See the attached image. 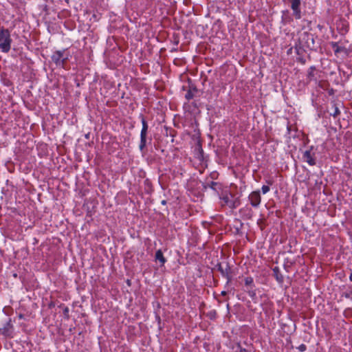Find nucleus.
<instances>
[{
  "label": "nucleus",
  "mask_w": 352,
  "mask_h": 352,
  "mask_svg": "<svg viewBox=\"0 0 352 352\" xmlns=\"http://www.w3.org/2000/svg\"><path fill=\"white\" fill-rule=\"evenodd\" d=\"M12 38L8 29L0 30V50L2 52L8 53L11 49Z\"/></svg>",
  "instance_id": "nucleus-1"
},
{
  "label": "nucleus",
  "mask_w": 352,
  "mask_h": 352,
  "mask_svg": "<svg viewBox=\"0 0 352 352\" xmlns=\"http://www.w3.org/2000/svg\"><path fill=\"white\" fill-rule=\"evenodd\" d=\"M65 50L55 51L52 55V60L58 67L65 68L68 60V56L65 55Z\"/></svg>",
  "instance_id": "nucleus-2"
},
{
  "label": "nucleus",
  "mask_w": 352,
  "mask_h": 352,
  "mask_svg": "<svg viewBox=\"0 0 352 352\" xmlns=\"http://www.w3.org/2000/svg\"><path fill=\"white\" fill-rule=\"evenodd\" d=\"M0 333L6 338H13L14 336V326L12 324L10 318L6 322L3 328H0Z\"/></svg>",
  "instance_id": "nucleus-3"
},
{
  "label": "nucleus",
  "mask_w": 352,
  "mask_h": 352,
  "mask_svg": "<svg viewBox=\"0 0 352 352\" xmlns=\"http://www.w3.org/2000/svg\"><path fill=\"white\" fill-rule=\"evenodd\" d=\"M218 271L220 272L222 276L227 279V282L229 283L232 280V271L231 268L228 263L224 265L222 263H219L217 265Z\"/></svg>",
  "instance_id": "nucleus-4"
},
{
  "label": "nucleus",
  "mask_w": 352,
  "mask_h": 352,
  "mask_svg": "<svg viewBox=\"0 0 352 352\" xmlns=\"http://www.w3.org/2000/svg\"><path fill=\"white\" fill-rule=\"evenodd\" d=\"M248 201L253 208H258L261 202V192L259 190L252 191L248 195Z\"/></svg>",
  "instance_id": "nucleus-5"
},
{
  "label": "nucleus",
  "mask_w": 352,
  "mask_h": 352,
  "mask_svg": "<svg viewBox=\"0 0 352 352\" xmlns=\"http://www.w3.org/2000/svg\"><path fill=\"white\" fill-rule=\"evenodd\" d=\"M301 39L302 41L305 40V46L307 48H309L310 50H313L315 46V42L314 38V35L308 33V32H304L302 34Z\"/></svg>",
  "instance_id": "nucleus-6"
},
{
  "label": "nucleus",
  "mask_w": 352,
  "mask_h": 352,
  "mask_svg": "<svg viewBox=\"0 0 352 352\" xmlns=\"http://www.w3.org/2000/svg\"><path fill=\"white\" fill-rule=\"evenodd\" d=\"M291 3V8L293 11V14L296 19H300L301 18V11H300V0H289Z\"/></svg>",
  "instance_id": "nucleus-7"
},
{
  "label": "nucleus",
  "mask_w": 352,
  "mask_h": 352,
  "mask_svg": "<svg viewBox=\"0 0 352 352\" xmlns=\"http://www.w3.org/2000/svg\"><path fill=\"white\" fill-rule=\"evenodd\" d=\"M312 148L313 146H311L309 150L305 151L302 155L303 160L307 162L310 166H314L316 164V159L314 157V154L311 152Z\"/></svg>",
  "instance_id": "nucleus-8"
},
{
  "label": "nucleus",
  "mask_w": 352,
  "mask_h": 352,
  "mask_svg": "<svg viewBox=\"0 0 352 352\" xmlns=\"http://www.w3.org/2000/svg\"><path fill=\"white\" fill-rule=\"evenodd\" d=\"M155 260L156 261H159L160 263V267L164 265L166 262V258L164 257L163 252L161 250H158L155 252Z\"/></svg>",
  "instance_id": "nucleus-9"
},
{
  "label": "nucleus",
  "mask_w": 352,
  "mask_h": 352,
  "mask_svg": "<svg viewBox=\"0 0 352 352\" xmlns=\"http://www.w3.org/2000/svg\"><path fill=\"white\" fill-rule=\"evenodd\" d=\"M331 46L333 49L335 54H337L340 52H345L346 53L347 50L345 47H341L338 45V43L336 42H331L330 43Z\"/></svg>",
  "instance_id": "nucleus-10"
},
{
  "label": "nucleus",
  "mask_w": 352,
  "mask_h": 352,
  "mask_svg": "<svg viewBox=\"0 0 352 352\" xmlns=\"http://www.w3.org/2000/svg\"><path fill=\"white\" fill-rule=\"evenodd\" d=\"M204 186V188L209 187L216 192H218L219 190L221 189V184L219 183L215 182H206Z\"/></svg>",
  "instance_id": "nucleus-11"
},
{
  "label": "nucleus",
  "mask_w": 352,
  "mask_h": 352,
  "mask_svg": "<svg viewBox=\"0 0 352 352\" xmlns=\"http://www.w3.org/2000/svg\"><path fill=\"white\" fill-rule=\"evenodd\" d=\"M273 276L275 277L276 280L279 283H282L283 282V276L281 274L279 268L278 267H275L273 268Z\"/></svg>",
  "instance_id": "nucleus-12"
},
{
  "label": "nucleus",
  "mask_w": 352,
  "mask_h": 352,
  "mask_svg": "<svg viewBox=\"0 0 352 352\" xmlns=\"http://www.w3.org/2000/svg\"><path fill=\"white\" fill-rule=\"evenodd\" d=\"M141 117H142L141 121H142V128L141 130L140 135H146L147 132H148V126L147 122L145 120L144 117L143 116H142Z\"/></svg>",
  "instance_id": "nucleus-13"
},
{
  "label": "nucleus",
  "mask_w": 352,
  "mask_h": 352,
  "mask_svg": "<svg viewBox=\"0 0 352 352\" xmlns=\"http://www.w3.org/2000/svg\"><path fill=\"white\" fill-rule=\"evenodd\" d=\"M247 292L249 296L251 298L252 301L255 303L257 302V296H256V290L253 289V288H248Z\"/></svg>",
  "instance_id": "nucleus-14"
},
{
  "label": "nucleus",
  "mask_w": 352,
  "mask_h": 352,
  "mask_svg": "<svg viewBox=\"0 0 352 352\" xmlns=\"http://www.w3.org/2000/svg\"><path fill=\"white\" fill-rule=\"evenodd\" d=\"M316 71V67L314 66H311L309 67V70H308V74H307V79L309 81H311V80H316V78H315V72Z\"/></svg>",
  "instance_id": "nucleus-15"
},
{
  "label": "nucleus",
  "mask_w": 352,
  "mask_h": 352,
  "mask_svg": "<svg viewBox=\"0 0 352 352\" xmlns=\"http://www.w3.org/2000/svg\"><path fill=\"white\" fill-rule=\"evenodd\" d=\"M146 146V135H140V149L143 151Z\"/></svg>",
  "instance_id": "nucleus-16"
},
{
  "label": "nucleus",
  "mask_w": 352,
  "mask_h": 352,
  "mask_svg": "<svg viewBox=\"0 0 352 352\" xmlns=\"http://www.w3.org/2000/svg\"><path fill=\"white\" fill-rule=\"evenodd\" d=\"M332 109H333V111L330 112L331 116H332L334 118H336L337 116H338L340 114V111L338 107L334 102L332 104Z\"/></svg>",
  "instance_id": "nucleus-17"
},
{
  "label": "nucleus",
  "mask_w": 352,
  "mask_h": 352,
  "mask_svg": "<svg viewBox=\"0 0 352 352\" xmlns=\"http://www.w3.org/2000/svg\"><path fill=\"white\" fill-rule=\"evenodd\" d=\"M266 183L268 184L267 186L263 185L261 188V190L263 194H266L270 190V186L273 184V181L272 179H269L266 181Z\"/></svg>",
  "instance_id": "nucleus-18"
},
{
  "label": "nucleus",
  "mask_w": 352,
  "mask_h": 352,
  "mask_svg": "<svg viewBox=\"0 0 352 352\" xmlns=\"http://www.w3.org/2000/svg\"><path fill=\"white\" fill-rule=\"evenodd\" d=\"M240 212L241 213L245 212V215L248 219H250L252 217L253 212L251 208H243L241 209Z\"/></svg>",
  "instance_id": "nucleus-19"
},
{
  "label": "nucleus",
  "mask_w": 352,
  "mask_h": 352,
  "mask_svg": "<svg viewBox=\"0 0 352 352\" xmlns=\"http://www.w3.org/2000/svg\"><path fill=\"white\" fill-rule=\"evenodd\" d=\"M253 278L251 276H248L245 278V285L249 288H253Z\"/></svg>",
  "instance_id": "nucleus-20"
},
{
  "label": "nucleus",
  "mask_w": 352,
  "mask_h": 352,
  "mask_svg": "<svg viewBox=\"0 0 352 352\" xmlns=\"http://www.w3.org/2000/svg\"><path fill=\"white\" fill-rule=\"evenodd\" d=\"M197 91V89L196 88H194L193 90L189 89L187 93L186 94L185 98L186 100H190V99L193 98L194 97V93Z\"/></svg>",
  "instance_id": "nucleus-21"
},
{
  "label": "nucleus",
  "mask_w": 352,
  "mask_h": 352,
  "mask_svg": "<svg viewBox=\"0 0 352 352\" xmlns=\"http://www.w3.org/2000/svg\"><path fill=\"white\" fill-rule=\"evenodd\" d=\"M222 201H223V204L229 206L231 203V201L230 199V197L228 195H224L222 198Z\"/></svg>",
  "instance_id": "nucleus-22"
},
{
  "label": "nucleus",
  "mask_w": 352,
  "mask_h": 352,
  "mask_svg": "<svg viewBox=\"0 0 352 352\" xmlns=\"http://www.w3.org/2000/svg\"><path fill=\"white\" fill-rule=\"evenodd\" d=\"M69 309L67 307H65L63 308V314L65 316V317L68 319L69 318Z\"/></svg>",
  "instance_id": "nucleus-23"
},
{
  "label": "nucleus",
  "mask_w": 352,
  "mask_h": 352,
  "mask_svg": "<svg viewBox=\"0 0 352 352\" xmlns=\"http://www.w3.org/2000/svg\"><path fill=\"white\" fill-rule=\"evenodd\" d=\"M298 349L300 351H305L307 349V346L305 344H301L298 347Z\"/></svg>",
  "instance_id": "nucleus-24"
},
{
  "label": "nucleus",
  "mask_w": 352,
  "mask_h": 352,
  "mask_svg": "<svg viewBox=\"0 0 352 352\" xmlns=\"http://www.w3.org/2000/svg\"><path fill=\"white\" fill-rule=\"evenodd\" d=\"M261 298L263 299L264 300V302L265 303L266 301H268L269 300V298H268V296L267 294H263L260 296Z\"/></svg>",
  "instance_id": "nucleus-25"
},
{
  "label": "nucleus",
  "mask_w": 352,
  "mask_h": 352,
  "mask_svg": "<svg viewBox=\"0 0 352 352\" xmlns=\"http://www.w3.org/2000/svg\"><path fill=\"white\" fill-rule=\"evenodd\" d=\"M228 206L231 208H235L236 207V202L231 201V203L230 204V205Z\"/></svg>",
  "instance_id": "nucleus-26"
},
{
  "label": "nucleus",
  "mask_w": 352,
  "mask_h": 352,
  "mask_svg": "<svg viewBox=\"0 0 352 352\" xmlns=\"http://www.w3.org/2000/svg\"><path fill=\"white\" fill-rule=\"evenodd\" d=\"M239 347L240 349L239 352H248V351L245 349H242L239 344Z\"/></svg>",
  "instance_id": "nucleus-27"
},
{
  "label": "nucleus",
  "mask_w": 352,
  "mask_h": 352,
  "mask_svg": "<svg viewBox=\"0 0 352 352\" xmlns=\"http://www.w3.org/2000/svg\"><path fill=\"white\" fill-rule=\"evenodd\" d=\"M344 296L346 297V298H349L350 297V294H344Z\"/></svg>",
  "instance_id": "nucleus-28"
},
{
  "label": "nucleus",
  "mask_w": 352,
  "mask_h": 352,
  "mask_svg": "<svg viewBox=\"0 0 352 352\" xmlns=\"http://www.w3.org/2000/svg\"><path fill=\"white\" fill-rule=\"evenodd\" d=\"M162 204L166 205V200H162Z\"/></svg>",
  "instance_id": "nucleus-29"
},
{
  "label": "nucleus",
  "mask_w": 352,
  "mask_h": 352,
  "mask_svg": "<svg viewBox=\"0 0 352 352\" xmlns=\"http://www.w3.org/2000/svg\"><path fill=\"white\" fill-rule=\"evenodd\" d=\"M226 294H227V293H226V292H225V291H223V292H221V295H222V296H226Z\"/></svg>",
  "instance_id": "nucleus-30"
},
{
  "label": "nucleus",
  "mask_w": 352,
  "mask_h": 352,
  "mask_svg": "<svg viewBox=\"0 0 352 352\" xmlns=\"http://www.w3.org/2000/svg\"><path fill=\"white\" fill-rule=\"evenodd\" d=\"M349 280L352 282V273L349 276Z\"/></svg>",
  "instance_id": "nucleus-31"
},
{
  "label": "nucleus",
  "mask_w": 352,
  "mask_h": 352,
  "mask_svg": "<svg viewBox=\"0 0 352 352\" xmlns=\"http://www.w3.org/2000/svg\"><path fill=\"white\" fill-rule=\"evenodd\" d=\"M170 135H171L173 138L175 136V135H174V134H172L171 133H170Z\"/></svg>",
  "instance_id": "nucleus-32"
}]
</instances>
